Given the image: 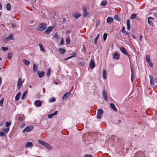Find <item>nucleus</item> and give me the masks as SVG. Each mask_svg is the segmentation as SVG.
<instances>
[{
  "instance_id": "obj_52",
  "label": "nucleus",
  "mask_w": 157,
  "mask_h": 157,
  "mask_svg": "<svg viewBox=\"0 0 157 157\" xmlns=\"http://www.w3.org/2000/svg\"><path fill=\"white\" fill-rule=\"evenodd\" d=\"M99 23H100L99 21H97L96 22V24H95L96 26V27L98 26L99 25Z\"/></svg>"
},
{
  "instance_id": "obj_16",
  "label": "nucleus",
  "mask_w": 157,
  "mask_h": 157,
  "mask_svg": "<svg viewBox=\"0 0 157 157\" xmlns=\"http://www.w3.org/2000/svg\"><path fill=\"white\" fill-rule=\"evenodd\" d=\"M13 39V35L11 34L8 37H7L6 38L5 40H4V42H5V41L6 40H12Z\"/></svg>"
},
{
  "instance_id": "obj_42",
  "label": "nucleus",
  "mask_w": 157,
  "mask_h": 157,
  "mask_svg": "<svg viewBox=\"0 0 157 157\" xmlns=\"http://www.w3.org/2000/svg\"><path fill=\"white\" fill-rule=\"evenodd\" d=\"M80 16L81 15L79 14H75L74 15V17L76 18H78L80 17Z\"/></svg>"
},
{
  "instance_id": "obj_58",
  "label": "nucleus",
  "mask_w": 157,
  "mask_h": 157,
  "mask_svg": "<svg viewBox=\"0 0 157 157\" xmlns=\"http://www.w3.org/2000/svg\"><path fill=\"white\" fill-rule=\"evenodd\" d=\"M83 46V48L82 49V51H83L84 52H85L86 51V48L85 47V46Z\"/></svg>"
},
{
  "instance_id": "obj_20",
  "label": "nucleus",
  "mask_w": 157,
  "mask_h": 157,
  "mask_svg": "<svg viewBox=\"0 0 157 157\" xmlns=\"http://www.w3.org/2000/svg\"><path fill=\"white\" fill-rule=\"evenodd\" d=\"M33 145V143L31 142H27L25 145V147L26 148L30 147Z\"/></svg>"
},
{
  "instance_id": "obj_35",
  "label": "nucleus",
  "mask_w": 157,
  "mask_h": 157,
  "mask_svg": "<svg viewBox=\"0 0 157 157\" xmlns=\"http://www.w3.org/2000/svg\"><path fill=\"white\" fill-rule=\"evenodd\" d=\"M107 3V2L106 1H102L100 4V5L101 6H105Z\"/></svg>"
},
{
  "instance_id": "obj_55",
  "label": "nucleus",
  "mask_w": 157,
  "mask_h": 157,
  "mask_svg": "<svg viewBox=\"0 0 157 157\" xmlns=\"http://www.w3.org/2000/svg\"><path fill=\"white\" fill-rule=\"evenodd\" d=\"M84 157H93L92 155H86Z\"/></svg>"
},
{
  "instance_id": "obj_40",
  "label": "nucleus",
  "mask_w": 157,
  "mask_h": 157,
  "mask_svg": "<svg viewBox=\"0 0 157 157\" xmlns=\"http://www.w3.org/2000/svg\"><path fill=\"white\" fill-rule=\"evenodd\" d=\"M39 46L41 51L42 52H44V48L43 46L41 44H40Z\"/></svg>"
},
{
  "instance_id": "obj_48",
  "label": "nucleus",
  "mask_w": 157,
  "mask_h": 157,
  "mask_svg": "<svg viewBox=\"0 0 157 157\" xmlns=\"http://www.w3.org/2000/svg\"><path fill=\"white\" fill-rule=\"evenodd\" d=\"M84 13L83 14V16L84 17H86L88 14V13L87 12V11L83 12Z\"/></svg>"
},
{
  "instance_id": "obj_9",
  "label": "nucleus",
  "mask_w": 157,
  "mask_h": 157,
  "mask_svg": "<svg viewBox=\"0 0 157 157\" xmlns=\"http://www.w3.org/2000/svg\"><path fill=\"white\" fill-rule=\"evenodd\" d=\"M34 104L36 107H40L42 105V102L40 100H37L35 102Z\"/></svg>"
},
{
  "instance_id": "obj_38",
  "label": "nucleus",
  "mask_w": 157,
  "mask_h": 157,
  "mask_svg": "<svg viewBox=\"0 0 157 157\" xmlns=\"http://www.w3.org/2000/svg\"><path fill=\"white\" fill-rule=\"evenodd\" d=\"M66 40L67 44H68L70 43V40L69 37H67Z\"/></svg>"
},
{
  "instance_id": "obj_2",
  "label": "nucleus",
  "mask_w": 157,
  "mask_h": 157,
  "mask_svg": "<svg viewBox=\"0 0 157 157\" xmlns=\"http://www.w3.org/2000/svg\"><path fill=\"white\" fill-rule=\"evenodd\" d=\"M103 113V111L101 109H99L97 113V117L98 119L101 118Z\"/></svg>"
},
{
  "instance_id": "obj_36",
  "label": "nucleus",
  "mask_w": 157,
  "mask_h": 157,
  "mask_svg": "<svg viewBox=\"0 0 157 157\" xmlns=\"http://www.w3.org/2000/svg\"><path fill=\"white\" fill-rule=\"evenodd\" d=\"M146 60L147 62H149L151 61L150 56H149L148 55L146 57Z\"/></svg>"
},
{
  "instance_id": "obj_57",
  "label": "nucleus",
  "mask_w": 157,
  "mask_h": 157,
  "mask_svg": "<svg viewBox=\"0 0 157 157\" xmlns=\"http://www.w3.org/2000/svg\"><path fill=\"white\" fill-rule=\"evenodd\" d=\"M73 56H70V57H67V58L66 59H64V60H65V61H66V60H68V59H71V58H73Z\"/></svg>"
},
{
  "instance_id": "obj_63",
  "label": "nucleus",
  "mask_w": 157,
  "mask_h": 157,
  "mask_svg": "<svg viewBox=\"0 0 157 157\" xmlns=\"http://www.w3.org/2000/svg\"><path fill=\"white\" fill-rule=\"evenodd\" d=\"M2 83V79L1 77H0V86H1Z\"/></svg>"
},
{
  "instance_id": "obj_11",
  "label": "nucleus",
  "mask_w": 157,
  "mask_h": 157,
  "mask_svg": "<svg viewBox=\"0 0 157 157\" xmlns=\"http://www.w3.org/2000/svg\"><path fill=\"white\" fill-rule=\"evenodd\" d=\"M95 66V63L93 60H91L90 64V68L93 69Z\"/></svg>"
},
{
  "instance_id": "obj_22",
  "label": "nucleus",
  "mask_w": 157,
  "mask_h": 157,
  "mask_svg": "<svg viewBox=\"0 0 157 157\" xmlns=\"http://www.w3.org/2000/svg\"><path fill=\"white\" fill-rule=\"evenodd\" d=\"M131 71H132V75L131 76V80L132 82L133 81V80L135 76H134V71L132 67H131Z\"/></svg>"
},
{
  "instance_id": "obj_5",
  "label": "nucleus",
  "mask_w": 157,
  "mask_h": 157,
  "mask_svg": "<svg viewBox=\"0 0 157 157\" xmlns=\"http://www.w3.org/2000/svg\"><path fill=\"white\" fill-rule=\"evenodd\" d=\"M22 79L21 78H19L18 79L17 82V88L18 89H20L22 86Z\"/></svg>"
},
{
  "instance_id": "obj_26",
  "label": "nucleus",
  "mask_w": 157,
  "mask_h": 157,
  "mask_svg": "<svg viewBox=\"0 0 157 157\" xmlns=\"http://www.w3.org/2000/svg\"><path fill=\"white\" fill-rule=\"evenodd\" d=\"M3 132L5 133H7L9 130V128H2V129Z\"/></svg>"
},
{
  "instance_id": "obj_47",
  "label": "nucleus",
  "mask_w": 157,
  "mask_h": 157,
  "mask_svg": "<svg viewBox=\"0 0 157 157\" xmlns=\"http://www.w3.org/2000/svg\"><path fill=\"white\" fill-rule=\"evenodd\" d=\"M114 18L117 21H119V17L117 15H116L114 16Z\"/></svg>"
},
{
  "instance_id": "obj_44",
  "label": "nucleus",
  "mask_w": 157,
  "mask_h": 157,
  "mask_svg": "<svg viewBox=\"0 0 157 157\" xmlns=\"http://www.w3.org/2000/svg\"><path fill=\"white\" fill-rule=\"evenodd\" d=\"M4 101V99L2 98V99L0 101V106H2L3 105V102Z\"/></svg>"
},
{
  "instance_id": "obj_43",
  "label": "nucleus",
  "mask_w": 157,
  "mask_h": 157,
  "mask_svg": "<svg viewBox=\"0 0 157 157\" xmlns=\"http://www.w3.org/2000/svg\"><path fill=\"white\" fill-rule=\"evenodd\" d=\"M56 101V98H51L49 101V102H54Z\"/></svg>"
},
{
  "instance_id": "obj_39",
  "label": "nucleus",
  "mask_w": 157,
  "mask_h": 157,
  "mask_svg": "<svg viewBox=\"0 0 157 157\" xmlns=\"http://www.w3.org/2000/svg\"><path fill=\"white\" fill-rule=\"evenodd\" d=\"M51 71V70L49 68L47 71V72L46 74L48 76H49L50 75V73Z\"/></svg>"
},
{
  "instance_id": "obj_17",
  "label": "nucleus",
  "mask_w": 157,
  "mask_h": 157,
  "mask_svg": "<svg viewBox=\"0 0 157 157\" xmlns=\"http://www.w3.org/2000/svg\"><path fill=\"white\" fill-rule=\"evenodd\" d=\"M59 53L61 54H64L66 52V51L63 48H59L58 49Z\"/></svg>"
},
{
  "instance_id": "obj_27",
  "label": "nucleus",
  "mask_w": 157,
  "mask_h": 157,
  "mask_svg": "<svg viewBox=\"0 0 157 157\" xmlns=\"http://www.w3.org/2000/svg\"><path fill=\"white\" fill-rule=\"evenodd\" d=\"M11 121H6L5 122V125L6 127L7 128H9V126L11 124Z\"/></svg>"
},
{
  "instance_id": "obj_34",
  "label": "nucleus",
  "mask_w": 157,
  "mask_h": 157,
  "mask_svg": "<svg viewBox=\"0 0 157 157\" xmlns=\"http://www.w3.org/2000/svg\"><path fill=\"white\" fill-rule=\"evenodd\" d=\"M38 142H39V143L40 144L43 145H44V146L45 145V144L46 143V142H44V141L41 140H39Z\"/></svg>"
},
{
  "instance_id": "obj_46",
  "label": "nucleus",
  "mask_w": 157,
  "mask_h": 157,
  "mask_svg": "<svg viewBox=\"0 0 157 157\" xmlns=\"http://www.w3.org/2000/svg\"><path fill=\"white\" fill-rule=\"evenodd\" d=\"M121 32L123 33H125V28L124 26H123L122 27V30H121Z\"/></svg>"
},
{
  "instance_id": "obj_60",
  "label": "nucleus",
  "mask_w": 157,
  "mask_h": 157,
  "mask_svg": "<svg viewBox=\"0 0 157 157\" xmlns=\"http://www.w3.org/2000/svg\"><path fill=\"white\" fill-rule=\"evenodd\" d=\"M71 32V30H68L67 31V34H70Z\"/></svg>"
},
{
  "instance_id": "obj_54",
  "label": "nucleus",
  "mask_w": 157,
  "mask_h": 157,
  "mask_svg": "<svg viewBox=\"0 0 157 157\" xmlns=\"http://www.w3.org/2000/svg\"><path fill=\"white\" fill-rule=\"evenodd\" d=\"M18 120L20 121H22L23 120V118L22 117L20 116L18 117Z\"/></svg>"
},
{
  "instance_id": "obj_45",
  "label": "nucleus",
  "mask_w": 157,
  "mask_h": 157,
  "mask_svg": "<svg viewBox=\"0 0 157 157\" xmlns=\"http://www.w3.org/2000/svg\"><path fill=\"white\" fill-rule=\"evenodd\" d=\"M5 136V133L1 131L0 132V136Z\"/></svg>"
},
{
  "instance_id": "obj_49",
  "label": "nucleus",
  "mask_w": 157,
  "mask_h": 157,
  "mask_svg": "<svg viewBox=\"0 0 157 157\" xmlns=\"http://www.w3.org/2000/svg\"><path fill=\"white\" fill-rule=\"evenodd\" d=\"M2 49L4 51H6L8 50V48L7 47H2Z\"/></svg>"
},
{
  "instance_id": "obj_21",
  "label": "nucleus",
  "mask_w": 157,
  "mask_h": 157,
  "mask_svg": "<svg viewBox=\"0 0 157 157\" xmlns=\"http://www.w3.org/2000/svg\"><path fill=\"white\" fill-rule=\"evenodd\" d=\"M103 76L105 79L107 78V71L105 69H104L103 71Z\"/></svg>"
},
{
  "instance_id": "obj_30",
  "label": "nucleus",
  "mask_w": 157,
  "mask_h": 157,
  "mask_svg": "<svg viewBox=\"0 0 157 157\" xmlns=\"http://www.w3.org/2000/svg\"><path fill=\"white\" fill-rule=\"evenodd\" d=\"M11 5L10 3H8L7 4L6 6V8L8 10H11Z\"/></svg>"
},
{
  "instance_id": "obj_41",
  "label": "nucleus",
  "mask_w": 157,
  "mask_h": 157,
  "mask_svg": "<svg viewBox=\"0 0 157 157\" xmlns=\"http://www.w3.org/2000/svg\"><path fill=\"white\" fill-rule=\"evenodd\" d=\"M107 36V33H105L103 36V39L105 41L106 40Z\"/></svg>"
},
{
  "instance_id": "obj_7",
  "label": "nucleus",
  "mask_w": 157,
  "mask_h": 157,
  "mask_svg": "<svg viewBox=\"0 0 157 157\" xmlns=\"http://www.w3.org/2000/svg\"><path fill=\"white\" fill-rule=\"evenodd\" d=\"M103 94L104 99L106 101H107V93L105 90H103Z\"/></svg>"
},
{
  "instance_id": "obj_12",
  "label": "nucleus",
  "mask_w": 157,
  "mask_h": 157,
  "mask_svg": "<svg viewBox=\"0 0 157 157\" xmlns=\"http://www.w3.org/2000/svg\"><path fill=\"white\" fill-rule=\"evenodd\" d=\"M120 56L117 52L115 53L113 55V59L118 60L119 59Z\"/></svg>"
},
{
  "instance_id": "obj_24",
  "label": "nucleus",
  "mask_w": 157,
  "mask_h": 157,
  "mask_svg": "<svg viewBox=\"0 0 157 157\" xmlns=\"http://www.w3.org/2000/svg\"><path fill=\"white\" fill-rule=\"evenodd\" d=\"M71 94V93L68 92L65 93L63 96V99H64L67 98Z\"/></svg>"
},
{
  "instance_id": "obj_61",
  "label": "nucleus",
  "mask_w": 157,
  "mask_h": 157,
  "mask_svg": "<svg viewBox=\"0 0 157 157\" xmlns=\"http://www.w3.org/2000/svg\"><path fill=\"white\" fill-rule=\"evenodd\" d=\"M143 36L142 35H140V40L141 41L143 39Z\"/></svg>"
},
{
  "instance_id": "obj_25",
  "label": "nucleus",
  "mask_w": 157,
  "mask_h": 157,
  "mask_svg": "<svg viewBox=\"0 0 157 157\" xmlns=\"http://www.w3.org/2000/svg\"><path fill=\"white\" fill-rule=\"evenodd\" d=\"M27 91H25L24 93L22 95V96L21 98V100L24 99L26 98V96L27 94Z\"/></svg>"
},
{
  "instance_id": "obj_6",
  "label": "nucleus",
  "mask_w": 157,
  "mask_h": 157,
  "mask_svg": "<svg viewBox=\"0 0 157 157\" xmlns=\"http://www.w3.org/2000/svg\"><path fill=\"white\" fill-rule=\"evenodd\" d=\"M120 50L123 53L128 56H129V55L127 53V52L126 50L124 47H121L120 48Z\"/></svg>"
},
{
  "instance_id": "obj_53",
  "label": "nucleus",
  "mask_w": 157,
  "mask_h": 157,
  "mask_svg": "<svg viewBox=\"0 0 157 157\" xmlns=\"http://www.w3.org/2000/svg\"><path fill=\"white\" fill-rule=\"evenodd\" d=\"M64 42V41L63 40V39L62 38L61 40L60 44H61V45H63Z\"/></svg>"
},
{
  "instance_id": "obj_33",
  "label": "nucleus",
  "mask_w": 157,
  "mask_h": 157,
  "mask_svg": "<svg viewBox=\"0 0 157 157\" xmlns=\"http://www.w3.org/2000/svg\"><path fill=\"white\" fill-rule=\"evenodd\" d=\"M59 38L58 36H57V33H55L53 36V40H56Z\"/></svg>"
},
{
  "instance_id": "obj_23",
  "label": "nucleus",
  "mask_w": 157,
  "mask_h": 157,
  "mask_svg": "<svg viewBox=\"0 0 157 157\" xmlns=\"http://www.w3.org/2000/svg\"><path fill=\"white\" fill-rule=\"evenodd\" d=\"M38 69V66L37 65H36L34 64L33 65V71L36 72H37V70Z\"/></svg>"
},
{
  "instance_id": "obj_3",
  "label": "nucleus",
  "mask_w": 157,
  "mask_h": 157,
  "mask_svg": "<svg viewBox=\"0 0 157 157\" xmlns=\"http://www.w3.org/2000/svg\"><path fill=\"white\" fill-rule=\"evenodd\" d=\"M150 82L151 86V87H154L155 86V83L154 82V80L152 76L150 75Z\"/></svg>"
},
{
  "instance_id": "obj_19",
  "label": "nucleus",
  "mask_w": 157,
  "mask_h": 157,
  "mask_svg": "<svg viewBox=\"0 0 157 157\" xmlns=\"http://www.w3.org/2000/svg\"><path fill=\"white\" fill-rule=\"evenodd\" d=\"M113 21V18L110 17H109L107 18L106 21L108 23H111Z\"/></svg>"
},
{
  "instance_id": "obj_64",
  "label": "nucleus",
  "mask_w": 157,
  "mask_h": 157,
  "mask_svg": "<svg viewBox=\"0 0 157 157\" xmlns=\"http://www.w3.org/2000/svg\"><path fill=\"white\" fill-rule=\"evenodd\" d=\"M125 35H130L131 34V33H130L127 32H125Z\"/></svg>"
},
{
  "instance_id": "obj_59",
  "label": "nucleus",
  "mask_w": 157,
  "mask_h": 157,
  "mask_svg": "<svg viewBox=\"0 0 157 157\" xmlns=\"http://www.w3.org/2000/svg\"><path fill=\"white\" fill-rule=\"evenodd\" d=\"M148 63H149V65L150 66L152 67H153V63H152L151 62V61L150 62H148Z\"/></svg>"
},
{
  "instance_id": "obj_28",
  "label": "nucleus",
  "mask_w": 157,
  "mask_h": 157,
  "mask_svg": "<svg viewBox=\"0 0 157 157\" xmlns=\"http://www.w3.org/2000/svg\"><path fill=\"white\" fill-rule=\"evenodd\" d=\"M44 146L49 150H51L52 149V147L50 145L47 143H46Z\"/></svg>"
},
{
  "instance_id": "obj_1",
  "label": "nucleus",
  "mask_w": 157,
  "mask_h": 157,
  "mask_svg": "<svg viewBox=\"0 0 157 157\" xmlns=\"http://www.w3.org/2000/svg\"><path fill=\"white\" fill-rule=\"evenodd\" d=\"M47 25L45 23L40 24L38 27V29L40 31H43L45 30L47 27Z\"/></svg>"
},
{
  "instance_id": "obj_4",
  "label": "nucleus",
  "mask_w": 157,
  "mask_h": 157,
  "mask_svg": "<svg viewBox=\"0 0 157 157\" xmlns=\"http://www.w3.org/2000/svg\"><path fill=\"white\" fill-rule=\"evenodd\" d=\"M33 128V127L32 126H27L24 129L23 131V132H30L32 130Z\"/></svg>"
},
{
  "instance_id": "obj_37",
  "label": "nucleus",
  "mask_w": 157,
  "mask_h": 157,
  "mask_svg": "<svg viewBox=\"0 0 157 157\" xmlns=\"http://www.w3.org/2000/svg\"><path fill=\"white\" fill-rule=\"evenodd\" d=\"M99 34H98L97 35L96 38L95 39L94 41V44H96L97 40L99 37Z\"/></svg>"
},
{
  "instance_id": "obj_14",
  "label": "nucleus",
  "mask_w": 157,
  "mask_h": 157,
  "mask_svg": "<svg viewBox=\"0 0 157 157\" xmlns=\"http://www.w3.org/2000/svg\"><path fill=\"white\" fill-rule=\"evenodd\" d=\"M57 113V111H56L53 113L48 114V117L49 119L51 118L54 116L56 115Z\"/></svg>"
},
{
  "instance_id": "obj_32",
  "label": "nucleus",
  "mask_w": 157,
  "mask_h": 157,
  "mask_svg": "<svg viewBox=\"0 0 157 157\" xmlns=\"http://www.w3.org/2000/svg\"><path fill=\"white\" fill-rule=\"evenodd\" d=\"M136 14L135 13H133L132 14L131 16V19H134L136 18Z\"/></svg>"
},
{
  "instance_id": "obj_51",
  "label": "nucleus",
  "mask_w": 157,
  "mask_h": 157,
  "mask_svg": "<svg viewBox=\"0 0 157 157\" xmlns=\"http://www.w3.org/2000/svg\"><path fill=\"white\" fill-rule=\"evenodd\" d=\"M8 56L9 58H10V59H11L12 58V54L11 53H9L8 55Z\"/></svg>"
},
{
  "instance_id": "obj_62",
  "label": "nucleus",
  "mask_w": 157,
  "mask_h": 157,
  "mask_svg": "<svg viewBox=\"0 0 157 157\" xmlns=\"http://www.w3.org/2000/svg\"><path fill=\"white\" fill-rule=\"evenodd\" d=\"M131 36L133 39H136L135 36L134 34H132L131 35Z\"/></svg>"
},
{
  "instance_id": "obj_15",
  "label": "nucleus",
  "mask_w": 157,
  "mask_h": 157,
  "mask_svg": "<svg viewBox=\"0 0 157 157\" xmlns=\"http://www.w3.org/2000/svg\"><path fill=\"white\" fill-rule=\"evenodd\" d=\"M21 92H19L16 94V95L15 96V101H17L19 99L21 95Z\"/></svg>"
},
{
  "instance_id": "obj_31",
  "label": "nucleus",
  "mask_w": 157,
  "mask_h": 157,
  "mask_svg": "<svg viewBox=\"0 0 157 157\" xmlns=\"http://www.w3.org/2000/svg\"><path fill=\"white\" fill-rule=\"evenodd\" d=\"M23 62L26 65H29L30 63V62L28 60L23 59Z\"/></svg>"
},
{
  "instance_id": "obj_50",
  "label": "nucleus",
  "mask_w": 157,
  "mask_h": 157,
  "mask_svg": "<svg viewBox=\"0 0 157 157\" xmlns=\"http://www.w3.org/2000/svg\"><path fill=\"white\" fill-rule=\"evenodd\" d=\"M82 10L83 12L87 11V8L85 6H84L82 7Z\"/></svg>"
},
{
  "instance_id": "obj_29",
  "label": "nucleus",
  "mask_w": 157,
  "mask_h": 157,
  "mask_svg": "<svg viewBox=\"0 0 157 157\" xmlns=\"http://www.w3.org/2000/svg\"><path fill=\"white\" fill-rule=\"evenodd\" d=\"M127 27L128 30H129L130 29V25L129 20H128L127 21Z\"/></svg>"
},
{
  "instance_id": "obj_8",
  "label": "nucleus",
  "mask_w": 157,
  "mask_h": 157,
  "mask_svg": "<svg viewBox=\"0 0 157 157\" xmlns=\"http://www.w3.org/2000/svg\"><path fill=\"white\" fill-rule=\"evenodd\" d=\"M53 27L52 26H49V27L48 29H46V30L45 31V33L47 34L48 35L50 33V32L52 30Z\"/></svg>"
},
{
  "instance_id": "obj_13",
  "label": "nucleus",
  "mask_w": 157,
  "mask_h": 157,
  "mask_svg": "<svg viewBox=\"0 0 157 157\" xmlns=\"http://www.w3.org/2000/svg\"><path fill=\"white\" fill-rule=\"evenodd\" d=\"M37 74L38 75L39 77L40 78H41L43 77L45 73L44 71L42 72H40L39 71H37Z\"/></svg>"
},
{
  "instance_id": "obj_56",
  "label": "nucleus",
  "mask_w": 157,
  "mask_h": 157,
  "mask_svg": "<svg viewBox=\"0 0 157 157\" xmlns=\"http://www.w3.org/2000/svg\"><path fill=\"white\" fill-rule=\"evenodd\" d=\"M72 55H73L72 56L73 57H76V52H74L72 54Z\"/></svg>"
},
{
  "instance_id": "obj_18",
  "label": "nucleus",
  "mask_w": 157,
  "mask_h": 157,
  "mask_svg": "<svg viewBox=\"0 0 157 157\" xmlns=\"http://www.w3.org/2000/svg\"><path fill=\"white\" fill-rule=\"evenodd\" d=\"M153 18L151 17H149L148 19V23L149 24L151 25V26H153V23L152 21L150 20H153Z\"/></svg>"
},
{
  "instance_id": "obj_10",
  "label": "nucleus",
  "mask_w": 157,
  "mask_h": 157,
  "mask_svg": "<svg viewBox=\"0 0 157 157\" xmlns=\"http://www.w3.org/2000/svg\"><path fill=\"white\" fill-rule=\"evenodd\" d=\"M110 107L114 111L117 112V109L116 108L114 104L111 103L110 104Z\"/></svg>"
}]
</instances>
